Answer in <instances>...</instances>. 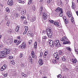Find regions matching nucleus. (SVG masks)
Instances as JSON below:
<instances>
[{
  "instance_id": "1",
  "label": "nucleus",
  "mask_w": 78,
  "mask_h": 78,
  "mask_svg": "<svg viewBox=\"0 0 78 78\" xmlns=\"http://www.w3.org/2000/svg\"><path fill=\"white\" fill-rule=\"evenodd\" d=\"M9 50L7 49L5 51H0V58H2L6 56V55L10 53Z\"/></svg>"
},
{
  "instance_id": "2",
  "label": "nucleus",
  "mask_w": 78,
  "mask_h": 78,
  "mask_svg": "<svg viewBox=\"0 0 78 78\" xmlns=\"http://www.w3.org/2000/svg\"><path fill=\"white\" fill-rule=\"evenodd\" d=\"M61 41L64 42L63 43V44H70V41H69V40L67 38V37H63L61 38Z\"/></svg>"
},
{
  "instance_id": "3",
  "label": "nucleus",
  "mask_w": 78,
  "mask_h": 78,
  "mask_svg": "<svg viewBox=\"0 0 78 78\" xmlns=\"http://www.w3.org/2000/svg\"><path fill=\"white\" fill-rule=\"evenodd\" d=\"M46 32L47 33V35L49 37H51V36H52V32L51 30V29H48L46 30Z\"/></svg>"
},
{
  "instance_id": "4",
  "label": "nucleus",
  "mask_w": 78,
  "mask_h": 78,
  "mask_svg": "<svg viewBox=\"0 0 78 78\" xmlns=\"http://www.w3.org/2000/svg\"><path fill=\"white\" fill-rule=\"evenodd\" d=\"M54 44L55 46L56 47H60L61 46V44H60V43L59 42V40L58 39L56 40L55 41Z\"/></svg>"
},
{
  "instance_id": "5",
  "label": "nucleus",
  "mask_w": 78,
  "mask_h": 78,
  "mask_svg": "<svg viewBox=\"0 0 78 78\" xmlns=\"http://www.w3.org/2000/svg\"><path fill=\"white\" fill-rule=\"evenodd\" d=\"M48 44L50 45L52 47H54V44H53V41L51 40H49L48 41Z\"/></svg>"
},
{
  "instance_id": "6",
  "label": "nucleus",
  "mask_w": 78,
  "mask_h": 78,
  "mask_svg": "<svg viewBox=\"0 0 78 78\" xmlns=\"http://www.w3.org/2000/svg\"><path fill=\"white\" fill-rule=\"evenodd\" d=\"M7 4L8 5L12 6L14 5V2L12 0H9L8 1H7Z\"/></svg>"
},
{
  "instance_id": "7",
  "label": "nucleus",
  "mask_w": 78,
  "mask_h": 78,
  "mask_svg": "<svg viewBox=\"0 0 78 78\" xmlns=\"http://www.w3.org/2000/svg\"><path fill=\"white\" fill-rule=\"evenodd\" d=\"M47 18V15L45 12H43V18L44 20H46Z\"/></svg>"
},
{
  "instance_id": "8",
  "label": "nucleus",
  "mask_w": 78,
  "mask_h": 78,
  "mask_svg": "<svg viewBox=\"0 0 78 78\" xmlns=\"http://www.w3.org/2000/svg\"><path fill=\"white\" fill-rule=\"evenodd\" d=\"M54 56L55 58L57 59V60H59V56H58V53L56 52L55 53L54 55Z\"/></svg>"
},
{
  "instance_id": "9",
  "label": "nucleus",
  "mask_w": 78,
  "mask_h": 78,
  "mask_svg": "<svg viewBox=\"0 0 78 78\" xmlns=\"http://www.w3.org/2000/svg\"><path fill=\"white\" fill-rule=\"evenodd\" d=\"M7 41L8 42V43H10V44H12L13 42V39L11 38H9L7 40Z\"/></svg>"
},
{
  "instance_id": "10",
  "label": "nucleus",
  "mask_w": 78,
  "mask_h": 78,
  "mask_svg": "<svg viewBox=\"0 0 78 78\" xmlns=\"http://www.w3.org/2000/svg\"><path fill=\"white\" fill-rule=\"evenodd\" d=\"M28 61L31 64H33V59H32V57H31V56H29V58H28Z\"/></svg>"
},
{
  "instance_id": "11",
  "label": "nucleus",
  "mask_w": 78,
  "mask_h": 78,
  "mask_svg": "<svg viewBox=\"0 0 78 78\" xmlns=\"http://www.w3.org/2000/svg\"><path fill=\"white\" fill-rule=\"evenodd\" d=\"M67 14L69 17V18H70L72 17V13L71 12V11H69L67 12Z\"/></svg>"
},
{
  "instance_id": "12",
  "label": "nucleus",
  "mask_w": 78,
  "mask_h": 78,
  "mask_svg": "<svg viewBox=\"0 0 78 78\" xmlns=\"http://www.w3.org/2000/svg\"><path fill=\"white\" fill-rule=\"evenodd\" d=\"M25 45V43H22V45H21L19 47L20 48H21L22 49H23L24 48L26 47Z\"/></svg>"
},
{
  "instance_id": "13",
  "label": "nucleus",
  "mask_w": 78,
  "mask_h": 78,
  "mask_svg": "<svg viewBox=\"0 0 78 78\" xmlns=\"http://www.w3.org/2000/svg\"><path fill=\"white\" fill-rule=\"evenodd\" d=\"M55 11H56V12H62V9L61 8L58 7L55 10Z\"/></svg>"
},
{
  "instance_id": "14",
  "label": "nucleus",
  "mask_w": 78,
  "mask_h": 78,
  "mask_svg": "<svg viewBox=\"0 0 78 78\" xmlns=\"http://www.w3.org/2000/svg\"><path fill=\"white\" fill-rule=\"evenodd\" d=\"M6 68V66L5 65H4L1 68V71H3Z\"/></svg>"
},
{
  "instance_id": "15",
  "label": "nucleus",
  "mask_w": 78,
  "mask_h": 78,
  "mask_svg": "<svg viewBox=\"0 0 78 78\" xmlns=\"http://www.w3.org/2000/svg\"><path fill=\"white\" fill-rule=\"evenodd\" d=\"M25 31L23 33V34H25L26 33H27V31H28V26H26L25 27Z\"/></svg>"
},
{
  "instance_id": "16",
  "label": "nucleus",
  "mask_w": 78,
  "mask_h": 78,
  "mask_svg": "<svg viewBox=\"0 0 78 78\" xmlns=\"http://www.w3.org/2000/svg\"><path fill=\"white\" fill-rule=\"evenodd\" d=\"M27 35L29 36H30L31 37H32V36H33V34L31 33V32L30 31H28Z\"/></svg>"
},
{
  "instance_id": "17",
  "label": "nucleus",
  "mask_w": 78,
  "mask_h": 78,
  "mask_svg": "<svg viewBox=\"0 0 78 78\" xmlns=\"http://www.w3.org/2000/svg\"><path fill=\"white\" fill-rule=\"evenodd\" d=\"M40 65L41 66H42V64H43V61H42V60L41 59H40L39 60V62H38Z\"/></svg>"
},
{
  "instance_id": "18",
  "label": "nucleus",
  "mask_w": 78,
  "mask_h": 78,
  "mask_svg": "<svg viewBox=\"0 0 78 78\" xmlns=\"http://www.w3.org/2000/svg\"><path fill=\"white\" fill-rule=\"evenodd\" d=\"M72 62L73 63V64H76V63L77 61L76 59L75 58H73L72 60Z\"/></svg>"
},
{
  "instance_id": "19",
  "label": "nucleus",
  "mask_w": 78,
  "mask_h": 78,
  "mask_svg": "<svg viewBox=\"0 0 78 78\" xmlns=\"http://www.w3.org/2000/svg\"><path fill=\"white\" fill-rule=\"evenodd\" d=\"M61 59L62 60V61L64 62L66 61V57L63 56L61 57Z\"/></svg>"
},
{
  "instance_id": "20",
  "label": "nucleus",
  "mask_w": 78,
  "mask_h": 78,
  "mask_svg": "<svg viewBox=\"0 0 78 78\" xmlns=\"http://www.w3.org/2000/svg\"><path fill=\"white\" fill-rule=\"evenodd\" d=\"M37 42H35L34 45V49H36L37 48Z\"/></svg>"
},
{
  "instance_id": "21",
  "label": "nucleus",
  "mask_w": 78,
  "mask_h": 78,
  "mask_svg": "<svg viewBox=\"0 0 78 78\" xmlns=\"http://www.w3.org/2000/svg\"><path fill=\"white\" fill-rule=\"evenodd\" d=\"M58 53L59 55H60V56L61 57L62 56V52L61 51H58Z\"/></svg>"
},
{
  "instance_id": "22",
  "label": "nucleus",
  "mask_w": 78,
  "mask_h": 78,
  "mask_svg": "<svg viewBox=\"0 0 78 78\" xmlns=\"http://www.w3.org/2000/svg\"><path fill=\"white\" fill-rule=\"evenodd\" d=\"M31 55L33 58H34V52L33 51H32L31 53Z\"/></svg>"
},
{
  "instance_id": "23",
  "label": "nucleus",
  "mask_w": 78,
  "mask_h": 78,
  "mask_svg": "<svg viewBox=\"0 0 78 78\" xmlns=\"http://www.w3.org/2000/svg\"><path fill=\"white\" fill-rule=\"evenodd\" d=\"M22 14L23 16H24L25 15V13L26 12V10H23V11H22Z\"/></svg>"
},
{
  "instance_id": "24",
  "label": "nucleus",
  "mask_w": 78,
  "mask_h": 78,
  "mask_svg": "<svg viewBox=\"0 0 78 78\" xmlns=\"http://www.w3.org/2000/svg\"><path fill=\"white\" fill-rule=\"evenodd\" d=\"M75 4H74V3L73 2H72V8L73 9H75Z\"/></svg>"
},
{
  "instance_id": "25",
  "label": "nucleus",
  "mask_w": 78,
  "mask_h": 78,
  "mask_svg": "<svg viewBox=\"0 0 78 78\" xmlns=\"http://www.w3.org/2000/svg\"><path fill=\"white\" fill-rule=\"evenodd\" d=\"M19 26H17L16 28V32H18V31H19Z\"/></svg>"
},
{
  "instance_id": "26",
  "label": "nucleus",
  "mask_w": 78,
  "mask_h": 78,
  "mask_svg": "<svg viewBox=\"0 0 78 78\" xmlns=\"http://www.w3.org/2000/svg\"><path fill=\"white\" fill-rule=\"evenodd\" d=\"M63 19L64 20L66 23H68V21H67V19H66V17H64Z\"/></svg>"
},
{
  "instance_id": "27",
  "label": "nucleus",
  "mask_w": 78,
  "mask_h": 78,
  "mask_svg": "<svg viewBox=\"0 0 78 78\" xmlns=\"http://www.w3.org/2000/svg\"><path fill=\"white\" fill-rule=\"evenodd\" d=\"M14 16L15 17H19V14L17 13H15L14 15Z\"/></svg>"
},
{
  "instance_id": "28",
  "label": "nucleus",
  "mask_w": 78,
  "mask_h": 78,
  "mask_svg": "<svg viewBox=\"0 0 78 78\" xmlns=\"http://www.w3.org/2000/svg\"><path fill=\"white\" fill-rule=\"evenodd\" d=\"M54 25H55L57 26V27H58L59 25V24L58 22H55L54 23Z\"/></svg>"
},
{
  "instance_id": "29",
  "label": "nucleus",
  "mask_w": 78,
  "mask_h": 78,
  "mask_svg": "<svg viewBox=\"0 0 78 78\" xmlns=\"http://www.w3.org/2000/svg\"><path fill=\"white\" fill-rule=\"evenodd\" d=\"M35 20H36V17H34L30 20V21L31 22H32L35 21Z\"/></svg>"
},
{
  "instance_id": "30",
  "label": "nucleus",
  "mask_w": 78,
  "mask_h": 78,
  "mask_svg": "<svg viewBox=\"0 0 78 78\" xmlns=\"http://www.w3.org/2000/svg\"><path fill=\"white\" fill-rule=\"evenodd\" d=\"M4 18L5 19V20H9L8 18V16L6 15H5Z\"/></svg>"
},
{
  "instance_id": "31",
  "label": "nucleus",
  "mask_w": 78,
  "mask_h": 78,
  "mask_svg": "<svg viewBox=\"0 0 78 78\" xmlns=\"http://www.w3.org/2000/svg\"><path fill=\"white\" fill-rule=\"evenodd\" d=\"M9 20H7V22L6 23V25L7 26H9Z\"/></svg>"
},
{
  "instance_id": "32",
  "label": "nucleus",
  "mask_w": 78,
  "mask_h": 78,
  "mask_svg": "<svg viewBox=\"0 0 78 78\" xmlns=\"http://www.w3.org/2000/svg\"><path fill=\"white\" fill-rule=\"evenodd\" d=\"M52 62L53 63H56V58H54L52 60Z\"/></svg>"
},
{
  "instance_id": "33",
  "label": "nucleus",
  "mask_w": 78,
  "mask_h": 78,
  "mask_svg": "<svg viewBox=\"0 0 78 78\" xmlns=\"http://www.w3.org/2000/svg\"><path fill=\"white\" fill-rule=\"evenodd\" d=\"M22 76H23V77H25L27 76V74H25L23 73H22Z\"/></svg>"
},
{
  "instance_id": "34",
  "label": "nucleus",
  "mask_w": 78,
  "mask_h": 78,
  "mask_svg": "<svg viewBox=\"0 0 78 78\" xmlns=\"http://www.w3.org/2000/svg\"><path fill=\"white\" fill-rule=\"evenodd\" d=\"M63 12H60V14H59V16L60 17H62L63 16V13H62Z\"/></svg>"
},
{
  "instance_id": "35",
  "label": "nucleus",
  "mask_w": 78,
  "mask_h": 78,
  "mask_svg": "<svg viewBox=\"0 0 78 78\" xmlns=\"http://www.w3.org/2000/svg\"><path fill=\"white\" fill-rule=\"evenodd\" d=\"M6 11H7V12H10V11H9V8L8 7L6 8Z\"/></svg>"
},
{
  "instance_id": "36",
  "label": "nucleus",
  "mask_w": 78,
  "mask_h": 78,
  "mask_svg": "<svg viewBox=\"0 0 78 78\" xmlns=\"http://www.w3.org/2000/svg\"><path fill=\"white\" fill-rule=\"evenodd\" d=\"M47 37L46 36H44L42 37V40L47 39Z\"/></svg>"
},
{
  "instance_id": "37",
  "label": "nucleus",
  "mask_w": 78,
  "mask_h": 78,
  "mask_svg": "<svg viewBox=\"0 0 78 78\" xmlns=\"http://www.w3.org/2000/svg\"><path fill=\"white\" fill-rule=\"evenodd\" d=\"M66 49H67V50H69V51H71V49L69 47H66Z\"/></svg>"
},
{
  "instance_id": "38",
  "label": "nucleus",
  "mask_w": 78,
  "mask_h": 78,
  "mask_svg": "<svg viewBox=\"0 0 78 78\" xmlns=\"http://www.w3.org/2000/svg\"><path fill=\"white\" fill-rule=\"evenodd\" d=\"M22 40H19L18 41V42H17V45H18V44H20L21 42H22Z\"/></svg>"
},
{
  "instance_id": "39",
  "label": "nucleus",
  "mask_w": 78,
  "mask_h": 78,
  "mask_svg": "<svg viewBox=\"0 0 78 78\" xmlns=\"http://www.w3.org/2000/svg\"><path fill=\"white\" fill-rule=\"evenodd\" d=\"M10 63L14 65V64H15L14 61L13 60H12L10 62Z\"/></svg>"
},
{
  "instance_id": "40",
  "label": "nucleus",
  "mask_w": 78,
  "mask_h": 78,
  "mask_svg": "<svg viewBox=\"0 0 78 78\" xmlns=\"http://www.w3.org/2000/svg\"><path fill=\"white\" fill-rule=\"evenodd\" d=\"M48 22H50V23H53L54 22V21L53 20H49Z\"/></svg>"
},
{
  "instance_id": "41",
  "label": "nucleus",
  "mask_w": 78,
  "mask_h": 78,
  "mask_svg": "<svg viewBox=\"0 0 78 78\" xmlns=\"http://www.w3.org/2000/svg\"><path fill=\"white\" fill-rule=\"evenodd\" d=\"M71 22H72V23H74V19H73V17H72L71 18Z\"/></svg>"
},
{
  "instance_id": "42",
  "label": "nucleus",
  "mask_w": 78,
  "mask_h": 78,
  "mask_svg": "<svg viewBox=\"0 0 78 78\" xmlns=\"http://www.w3.org/2000/svg\"><path fill=\"white\" fill-rule=\"evenodd\" d=\"M31 2H32V0H29V2H28L29 5H30L31 3Z\"/></svg>"
},
{
  "instance_id": "43",
  "label": "nucleus",
  "mask_w": 78,
  "mask_h": 78,
  "mask_svg": "<svg viewBox=\"0 0 78 78\" xmlns=\"http://www.w3.org/2000/svg\"><path fill=\"white\" fill-rule=\"evenodd\" d=\"M43 10V7L41 6L40 9V10L41 11V12H42Z\"/></svg>"
},
{
  "instance_id": "44",
  "label": "nucleus",
  "mask_w": 78,
  "mask_h": 78,
  "mask_svg": "<svg viewBox=\"0 0 78 78\" xmlns=\"http://www.w3.org/2000/svg\"><path fill=\"white\" fill-rule=\"evenodd\" d=\"M3 75L4 77H6L7 76V73H3Z\"/></svg>"
},
{
  "instance_id": "45",
  "label": "nucleus",
  "mask_w": 78,
  "mask_h": 78,
  "mask_svg": "<svg viewBox=\"0 0 78 78\" xmlns=\"http://www.w3.org/2000/svg\"><path fill=\"white\" fill-rule=\"evenodd\" d=\"M21 67H25V66H24V64H23V63H21Z\"/></svg>"
},
{
  "instance_id": "46",
  "label": "nucleus",
  "mask_w": 78,
  "mask_h": 78,
  "mask_svg": "<svg viewBox=\"0 0 78 78\" xmlns=\"http://www.w3.org/2000/svg\"><path fill=\"white\" fill-rule=\"evenodd\" d=\"M21 19L23 20V19H25V17H24V16H22L21 17Z\"/></svg>"
},
{
  "instance_id": "47",
  "label": "nucleus",
  "mask_w": 78,
  "mask_h": 78,
  "mask_svg": "<svg viewBox=\"0 0 78 78\" xmlns=\"http://www.w3.org/2000/svg\"><path fill=\"white\" fill-rule=\"evenodd\" d=\"M12 30L11 29H9L8 31V33H9L10 34L12 32Z\"/></svg>"
},
{
  "instance_id": "48",
  "label": "nucleus",
  "mask_w": 78,
  "mask_h": 78,
  "mask_svg": "<svg viewBox=\"0 0 78 78\" xmlns=\"http://www.w3.org/2000/svg\"><path fill=\"white\" fill-rule=\"evenodd\" d=\"M76 72H78V65H77L76 68Z\"/></svg>"
},
{
  "instance_id": "49",
  "label": "nucleus",
  "mask_w": 78,
  "mask_h": 78,
  "mask_svg": "<svg viewBox=\"0 0 78 78\" xmlns=\"http://www.w3.org/2000/svg\"><path fill=\"white\" fill-rule=\"evenodd\" d=\"M42 56H43V54L42 52H41L40 53V58H41Z\"/></svg>"
},
{
  "instance_id": "50",
  "label": "nucleus",
  "mask_w": 78,
  "mask_h": 78,
  "mask_svg": "<svg viewBox=\"0 0 78 78\" xmlns=\"http://www.w3.org/2000/svg\"><path fill=\"white\" fill-rule=\"evenodd\" d=\"M58 78H61V75L59 74L57 76Z\"/></svg>"
},
{
  "instance_id": "51",
  "label": "nucleus",
  "mask_w": 78,
  "mask_h": 78,
  "mask_svg": "<svg viewBox=\"0 0 78 78\" xmlns=\"http://www.w3.org/2000/svg\"><path fill=\"white\" fill-rule=\"evenodd\" d=\"M51 1V0H47V3H50V2Z\"/></svg>"
},
{
  "instance_id": "52",
  "label": "nucleus",
  "mask_w": 78,
  "mask_h": 78,
  "mask_svg": "<svg viewBox=\"0 0 78 78\" xmlns=\"http://www.w3.org/2000/svg\"><path fill=\"white\" fill-rule=\"evenodd\" d=\"M32 9L34 11H35L36 9L35 8V6H33L32 7Z\"/></svg>"
},
{
  "instance_id": "53",
  "label": "nucleus",
  "mask_w": 78,
  "mask_h": 78,
  "mask_svg": "<svg viewBox=\"0 0 78 78\" xmlns=\"http://www.w3.org/2000/svg\"><path fill=\"white\" fill-rule=\"evenodd\" d=\"M31 43H32V40H30L29 41V44H30Z\"/></svg>"
},
{
  "instance_id": "54",
  "label": "nucleus",
  "mask_w": 78,
  "mask_h": 78,
  "mask_svg": "<svg viewBox=\"0 0 78 78\" xmlns=\"http://www.w3.org/2000/svg\"><path fill=\"white\" fill-rule=\"evenodd\" d=\"M48 54V51H46L44 53V55H47Z\"/></svg>"
},
{
  "instance_id": "55",
  "label": "nucleus",
  "mask_w": 78,
  "mask_h": 78,
  "mask_svg": "<svg viewBox=\"0 0 78 78\" xmlns=\"http://www.w3.org/2000/svg\"><path fill=\"white\" fill-rule=\"evenodd\" d=\"M12 58H13V57L12 56H10L9 57V58L10 59H12Z\"/></svg>"
},
{
  "instance_id": "56",
  "label": "nucleus",
  "mask_w": 78,
  "mask_h": 78,
  "mask_svg": "<svg viewBox=\"0 0 78 78\" xmlns=\"http://www.w3.org/2000/svg\"><path fill=\"white\" fill-rule=\"evenodd\" d=\"M18 2L19 3H22V1L21 0H19Z\"/></svg>"
},
{
  "instance_id": "57",
  "label": "nucleus",
  "mask_w": 78,
  "mask_h": 78,
  "mask_svg": "<svg viewBox=\"0 0 78 78\" xmlns=\"http://www.w3.org/2000/svg\"><path fill=\"white\" fill-rule=\"evenodd\" d=\"M22 56H23V54L22 53H21L20 55V58H22Z\"/></svg>"
},
{
  "instance_id": "58",
  "label": "nucleus",
  "mask_w": 78,
  "mask_h": 78,
  "mask_svg": "<svg viewBox=\"0 0 78 78\" xmlns=\"http://www.w3.org/2000/svg\"><path fill=\"white\" fill-rule=\"evenodd\" d=\"M24 24H26V25H27V21H25L24 22Z\"/></svg>"
},
{
  "instance_id": "59",
  "label": "nucleus",
  "mask_w": 78,
  "mask_h": 78,
  "mask_svg": "<svg viewBox=\"0 0 78 78\" xmlns=\"http://www.w3.org/2000/svg\"><path fill=\"white\" fill-rule=\"evenodd\" d=\"M3 46L2 44H0V49H1V48H2Z\"/></svg>"
},
{
  "instance_id": "60",
  "label": "nucleus",
  "mask_w": 78,
  "mask_h": 78,
  "mask_svg": "<svg viewBox=\"0 0 78 78\" xmlns=\"http://www.w3.org/2000/svg\"><path fill=\"white\" fill-rule=\"evenodd\" d=\"M17 42V40H14V43H16V42Z\"/></svg>"
},
{
  "instance_id": "61",
  "label": "nucleus",
  "mask_w": 78,
  "mask_h": 78,
  "mask_svg": "<svg viewBox=\"0 0 78 78\" xmlns=\"http://www.w3.org/2000/svg\"><path fill=\"white\" fill-rule=\"evenodd\" d=\"M78 50V49H76L75 50V51L76 54V53H77V52H78V51H77Z\"/></svg>"
},
{
  "instance_id": "62",
  "label": "nucleus",
  "mask_w": 78,
  "mask_h": 78,
  "mask_svg": "<svg viewBox=\"0 0 78 78\" xmlns=\"http://www.w3.org/2000/svg\"><path fill=\"white\" fill-rule=\"evenodd\" d=\"M17 39H20V37H17Z\"/></svg>"
},
{
  "instance_id": "63",
  "label": "nucleus",
  "mask_w": 78,
  "mask_h": 78,
  "mask_svg": "<svg viewBox=\"0 0 78 78\" xmlns=\"http://www.w3.org/2000/svg\"><path fill=\"white\" fill-rule=\"evenodd\" d=\"M45 31L43 30V34H45Z\"/></svg>"
},
{
  "instance_id": "64",
  "label": "nucleus",
  "mask_w": 78,
  "mask_h": 78,
  "mask_svg": "<svg viewBox=\"0 0 78 78\" xmlns=\"http://www.w3.org/2000/svg\"><path fill=\"white\" fill-rule=\"evenodd\" d=\"M46 56H47V55H45V54H44V58H46Z\"/></svg>"
}]
</instances>
